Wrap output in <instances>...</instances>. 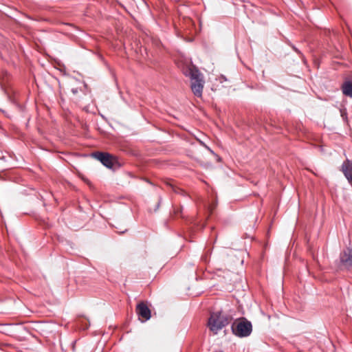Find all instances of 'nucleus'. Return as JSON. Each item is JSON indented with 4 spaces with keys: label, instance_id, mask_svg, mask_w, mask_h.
Instances as JSON below:
<instances>
[{
    "label": "nucleus",
    "instance_id": "15",
    "mask_svg": "<svg viewBox=\"0 0 352 352\" xmlns=\"http://www.w3.org/2000/svg\"><path fill=\"white\" fill-rule=\"evenodd\" d=\"M217 157L218 160H219L220 157L218 155H217Z\"/></svg>",
    "mask_w": 352,
    "mask_h": 352
},
{
    "label": "nucleus",
    "instance_id": "12",
    "mask_svg": "<svg viewBox=\"0 0 352 352\" xmlns=\"http://www.w3.org/2000/svg\"><path fill=\"white\" fill-rule=\"evenodd\" d=\"M126 231V229L124 230H118L117 232L119 233H124Z\"/></svg>",
    "mask_w": 352,
    "mask_h": 352
},
{
    "label": "nucleus",
    "instance_id": "2",
    "mask_svg": "<svg viewBox=\"0 0 352 352\" xmlns=\"http://www.w3.org/2000/svg\"><path fill=\"white\" fill-rule=\"evenodd\" d=\"M186 76L190 77L191 80V89L194 95L198 98L202 96L204 81L199 70L195 66L188 67L184 72Z\"/></svg>",
    "mask_w": 352,
    "mask_h": 352
},
{
    "label": "nucleus",
    "instance_id": "8",
    "mask_svg": "<svg viewBox=\"0 0 352 352\" xmlns=\"http://www.w3.org/2000/svg\"><path fill=\"white\" fill-rule=\"evenodd\" d=\"M342 91L344 96L352 98V81L345 80L342 85Z\"/></svg>",
    "mask_w": 352,
    "mask_h": 352
},
{
    "label": "nucleus",
    "instance_id": "5",
    "mask_svg": "<svg viewBox=\"0 0 352 352\" xmlns=\"http://www.w3.org/2000/svg\"><path fill=\"white\" fill-rule=\"evenodd\" d=\"M136 311L138 315L142 318V322H145L151 318V310L144 302L138 304Z\"/></svg>",
    "mask_w": 352,
    "mask_h": 352
},
{
    "label": "nucleus",
    "instance_id": "3",
    "mask_svg": "<svg viewBox=\"0 0 352 352\" xmlns=\"http://www.w3.org/2000/svg\"><path fill=\"white\" fill-rule=\"evenodd\" d=\"M231 328L233 334L239 338L248 337L252 331V323L244 318L233 322Z\"/></svg>",
    "mask_w": 352,
    "mask_h": 352
},
{
    "label": "nucleus",
    "instance_id": "9",
    "mask_svg": "<svg viewBox=\"0 0 352 352\" xmlns=\"http://www.w3.org/2000/svg\"><path fill=\"white\" fill-rule=\"evenodd\" d=\"M170 186H171V188H172L173 190V191H175V192H177V193H179L180 191H181V192L182 191V190H180V189H179V188H178L177 187H175V186H173V185H170Z\"/></svg>",
    "mask_w": 352,
    "mask_h": 352
},
{
    "label": "nucleus",
    "instance_id": "6",
    "mask_svg": "<svg viewBox=\"0 0 352 352\" xmlns=\"http://www.w3.org/2000/svg\"><path fill=\"white\" fill-rule=\"evenodd\" d=\"M342 171L352 186V161L346 160L342 166Z\"/></svg>",
    "mask_w": 352,
    "mask_h": 352
},
{
    "label": "nucleus",
    "instance_id": "11",
    "mask_svg": "<svg viewBox=\"0 0 352 352\" xmlns=\"http://www.w3.org/2000/svg\"><path fill=\"white\" fill-rule=\"evenodd\" d=\"M201 144L202 145H204L210 153H212V154H214V152L212 151V150H211L208 146H207L206 144H204L203 142H201Z\"/></svg>",
    "mask_w": 352,
    "mask_h": 352
},
{
    "label": "nucleus",
    "instance_id": "14",
    "mask_svg": "<svg viewBox=\"0 0 352 352\" xmlns=\"http://www.w3.org/2000/svg\"><path fill=\"white\" fill-rule=\"evenodd\" d=\"M293 48L296 52H298V50L296 47H294Z\"/></svg>",
    "mask_w": 352,
    "mask_h": 352
},
{
    "label": "nucleus",
    "instance_id": "13",
    "mask_svg": "<svg viewBox=\"0 0 352 352\" xmlns=\"http://www.w3.org/2000/svg\"><path fill=\"white\" fill-rule=\"evenodd\" d=\"M214 208V206H212V207H211V208H210V212H212V210H213Z\"/></svg>",
    "mask_w": 352,
    "mask_h": 352
},
{
    "label": "nucleus",
    "instance_id": "7",
    "mask_svg": "<svg viewBox=\"0 0 352 352\" xmlns=\"http://www.w3.org/2000/svg\"><path fill=\"white\" fill-rule=\"evenodd\" d=\"M342 263L346 267H352V250L348 249L340 257Z\"/></svg>",
    "mask_w": 352,
    "mask_h": 352
},
{
    "label": "nucleus",
    "instance_id": "10",
    "mask_svg": "<svg viewBox=\"0 0 352 352\" xmlns=\"http://www.w3.org/2000/svg\"><path fill=\"white\" fill-rule=\"evenodd\" d=\"M341 116L343 118V119L346 118V112L343 110H340Z\"/></svg>",
    "mask_w": 352,
    "mask_h": 352
},
{
    "label": "nucleus",
    "instance_id": "4",
    "mask_svg": "<svg viewBox=\"0 0 352 352\" xmlns=\"http://www.w3.org/2000/svg\"><path fill=\"white\" fill-rule=\"evenodd\" d=\"M92 156L108 168L116 170L121 166L118 158L108 153L95 152L92 153Z\"/></svg>",
    "mask_w": 352,
    "mask_h": 352
},
{
    "label": "nucleus",
    "instance_id": "1",
    "mask_svg": "<svg viewBox=\"0 0 352 352\" xmlns=\"http://www.w3.org/2000/svg\"><path fill=\"white\" fill-rule=\"evenodd\" d=\"M231 320L232 317L230 315L223 314L220 311L213 312L211 313L208 319V327L210 331L214 334H217L218 332L226 327Z\"/></svg>",
    "mask_w": 352,
    "mask_h": 352
}]
</instances>
